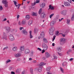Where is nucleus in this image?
<instances>
[{
	"instance_id": "nucleus-14",
	"label": "nucleus",
	"mask_w": 74,
	"mask_h": 74,
	"mask_svg": "<svg viewBox=\"0 0 74 74\" xmlns=\"http://www.w3.org/2000/svg\"><path fill=\"white\" fill-rule=\"evenodd\" d=\"M13 51H16L18 50V47L16 46L12 48Z\"/></svg>"
},
{
	"instance_id": "nucleus-51",
	"label": "nucleus",
	"mask_w": 74,
	"mask_h": 74,
	"mask_svg": "<svg viewBox=\"0 0 74 74\" xmlns=\"http://www.w3.org/2000/svg\"><path fill=\"white\" fill-rule=\"evenodd\" d=\"M47 74H52L51 73V72H50V71H49L48 72H47Z\"/></svg>"
},
{
	"instance_id": "nucleus-41",
	"label": "nucleus",
	"mask_w": 74,
	"mask_h": 74,
	"mask_svg": "<svg viewBox=\"0 0 74 74\" xmlns=\"http://www.w3.org/2000/svg\"><path fill=\"white\" fill-rule=\"evenodd\" d=\"M3 7H2V6H0V11H2L3 10Z\"/></svg>"
},
{
	"instance_id": "nucleus-32",
	"label": "nucleus",
	"mask_w": 74,
	"mask_h": 74,
	"mask_svg": "<svg viewBox=\"0 0 74 74\" xmlns=\"http://www.w3.org/2000/svg\"><path fill=\"white\" fill-rule=\"evenodd\" d=\"M70 19H67V20L66 23H67V24H68V25H69V24H70Z\"/></svg>"
},
{
	"instance_id": "nucleus-59",
	"label": "nucleus",
	"mask_w": 74,
	"mask_h": 74,
	"mask_svg": "<svg viewBox=\"0 0 74 74\" xmlns=\"http://www.w3.org/2000/svg\"><path fill=\"white\" fill-rule=\"evenodd\" d=\"M54 59H58V57L55 56L54 57Z\"/></svg>"
},
{
	"instance_id": "nucleus-12",
	"label": "nucleus",
	"mask_w": 74,
	"mask_h": 74,
	"mask_svg": "<svg viewBox=\"0 0 74 74\" xmlns=\"http://www.w3.org/2000/svg\"><path fill=\"white\" fill-rule=\"evenodd\" d=\"M20 49L21 51H25V47L23 46H21Z\"/></svg>"
},
{
	"instance_id": "nucleus-38",
	"label": "nucleus",
	"mask_w": 74,
	"mask_h": 74,
	"mask_svg": "<svg viewBox=\"0 0 74 74\" xmlns=\"http://www.w3.org/2000/svg\"><path fill=\"white\" fill-rule=\"evenodd\" d=\"M50 69H51V67H49L46 68V70L47 71H49V70H50Z\"/></svg>"
},
{
	"instance_id": "nucleus-20",
	"label": "nucleus",
	"mask_w": 74,
	"mask_h": 74,
	"mask_svg": "<svg viewBox=\"0 0 74 74\" xmlns=\"http://www.w3.org/2000/svg\"><path fill=\"white\" fill-rule=\"evenodd\" d=\"M2 3L3 4H7V3H8L7 0H3L2 1Z\"/></svg>"
},
{
	"instance_id": "nucleus-39",
	"label": "nucleus",
	"mask_w": 74,
	"mask_h": 74,
	"mask_svg": "<svg viewBox=\"0 0 74 74\" xmlns=\"http://www.w3.org/2000/svg\"><path fill=\"white\" fill-rule=\"evenodd\" d=\"M60 70H61L62 73H64V71H63V69L62 68L60 67Z\"/></svg>"
},
{
	"instance_id": "nucleus-63",
	"label": "nucleus",
	"mask_w": 74,
	"mask_h": 74,
	"mask_svg": "<svg viewBox=\"0 0 74 74\" xmlns=\"http://www.w3.org/2000/svg\"><path fill=\"white\" fill-rule=\"evenodd\" d=\"M25 71H24L22 72V74H25Z\"/></svg>"
},
{
	"instance_id": "nucleus-33",
	"label": "nucleus",
	"mask_w": 74,
	"mask_h": 74,
	"mask_svg": "<svg viewBox=\"0 0 74 74\" xmlns=\"http://www.w3.org/2000/svg\"><path fill=\"white\" fill-rule=\"evenodd\" d=\"M71 21H74V14H73L72 16V17H71Z\"/></svg>"
},
{
	"instance_id": "nucleus-1",
	"label": "nucleus",
	"mask_w": 74,
	"mask_h": 74,
	"mask_svg": "<svg viewBox=\"0 0 74 74\" xmlns=\"http://www.w3.org/2000/svg\"><path fill=\"white\" fill-rule=\"evenodd\" d=\"M67 10H64L60 12V14L63 15H66L67 13Z\"/></svg>"
},
{
	"instance_id": "nucleus-18",
	"label": "nucleus",
	"mask_w": 74,
	"mask_h": 74,
	"mask_svg": "<svg viewBox=\"0 0 74 74\" xmlns=\"http://www.w3.org/2000/svg\"><path fill=\"white\" fill-rule=\"evenodd\" d=\"M44 32H42L40 34V36L42 38H43V37H44Z\"/></svg>"
},
{
	"instance_id": "nucleus-60",
	"label": "nucleus",
	"mask_w": 74,
	"mask_h": 74,
	"mask_svg": "<svg viewBox=\"0 0 74 74\" xmlns=\"http://www.w3.org/2000/svg\"><path fill=\"white\" fill-rule=\"evenodd\" d=\"M33 52H31V54H30V56H33Z\"/></svg>"
},
{
	"instance_id": "nucleus-48",
	"label": "nucleus",
	"mask_w": 74,
	"mask_h": 74,
	"mask_svg": "<svg viewBox=\"0 0 74 74\" xmlns=\"http://www.w3.org/2000/svg\"><path fill=\"white\" fill-rule=\"evenodd\" d=\"M59 33V32L58 31H57L56 32V35H58Z\"/></svg>"
},
{
	"instance_id": "nucleus-19",
	"label": "nucleus",
	"mask_w": 74,
	"mask_h": 74,
	"mask_svg": "<svg viewBox=\"0 0 74 74\" xmlns=\"http://www.w3.org/2000/svg\"><path fill=\"white\" fill-rule=\"evenodd\" d=\"M45 56L47 58H49L50 56V55H49V54L48 52H46Z\"/></svg>"
},
{
	"instance_id": "nucleus-43",
	"label": "nucleus",
	"mask_w": 74,
	"mask_h": 74,
	"mask_svg": "<svg viewBox=\"0 0 74 74\" xmlns=\"http://www.w3.org/2000/svg\"><path fill=\"white\" fill-rule=\"evenodd\" d=\"M64 19V18H62L61 19H59L58 20V21L59 22H61L62 20H63Z\"/></svg>"
},
{
	"instance_id": "nucleus-21",
	"label": "nucleus",
	"mask_w": 74,
	"mask_h": 74,
	"mask_svg": "<svg viewBox=\"0 0 74 74\" xmlns=\"http://www.w3.org/2000/svg\"><path fill=\"white\" fill-rule=\"evenodd\" d=\"M49 9H51V10H54V8H53V7L51 5H50L49 6Z\"/></svg>"
},
{
	"instance_id": "nucleus-22",
	"label": "nucleus",
	"mask_w": 74,
	"mask_h": 74,
	"mask_svg": "<svg viewBox=\"0 0 74 74\" xmlns=\"http://www.w3.org/2000/svg\"><path fill=\"white\" fill-rule=\"evenodd\" d=\"M55 23H56V22H55V21H53L51 22L50 23L51 26H53V25H55Z\"/></svg>"
},
{
	"instance_id": "nucleus-6",
	"label": "nucleus",
	"mask_w": 74,
	"mask_h": 74,
	"mask_svg": "<svg viewBox=\"0 0 74 74\" xmlns=\"http://www.w3.org/2000/svg\"><path fill=\"white\" fill-rule=\"evenodd\" d=\"M46 14L44 12H43L40 15V17L41 18H44L45 17Z\"/></svg>"
},
{
	"instance_id": "nucleus-11",
	"label": "nucleus",
	"mask_w": 74,
	"mask_h": 74,
	"mask_svg": "<svg viewBox=\"0 0 74 74\" xmlns=\"http://www.w3.org/2000/svg\"><path fill=\"white\" fill-rule=\"evenodd\" d=\"M33 23V20H29L28 23V24L29 26H30Z\"/></svg>"
},
{
	"instance_id": "nucleus-16",
	"label": "nucleus",
	"mask_w": 74,
	"mask_h": 74,
	"mask_svg": "<svg viewBox=\"0 0 74 74\" xmlns=\"http://www.w3.org/2000/svg\"><path fill=\"white\" fill-rule=\"evenodd\" d=\"M45 3H42L40 5V7H41L42 8H44V7H45Z\"/></svg>"
},
{
	"instance_id": "nucleus-49",
	"label": "nucleus",
	"mask_w": 74,
	"mask_h": 74,
	"mask_svg": "<svg viewBox=\"0 0 74 74\" xmlns=\"http://www.w3.org/2000/svg\"><path fill=\"white\" fill-rule=\"evenodd\" d=\"M7 48H8V47H6L5 48H4L3 49V51H4V50H5V49H7Z\"/></svg>"
},
{
	"instance_id": "nucleus-56",
	"label": "nucleus",
	"mask_w": 74,
	"mask_h": 74,
	"mask_svg": "<svg viewBox=\"0 0 74 74\" xmlns=\"http://www.w3.org/2000/svg\"><path fill=\"white\" fill-rule=\"evenodd\" d=\"M21 5V4H19L17 5V7H18V9H19V7H20V6Z\"/></svg>"
},
{
	"instance_id": "nucleus-28",
	"label": "nucleus",
	"mask_w": 74,
	"mask_h": 74,
	"mask_svg": "<svg viewBox=\"0 0 74 74\" xmlns=\"http://www.w3.org/2000/svg\"><path fill=\"white\" fill-rule=\"evenodd\" d=\"M69 52L70 53H71V52H72V50H71V49H69L68 51L67 52V53L69 54Z\"/></svg>"
},
{
	"instance_id": "nucleus-5",
	"label": "nucleus",
	"mask_w": 74,
	"mask_h": 74,
	"mask_svg": "<svg viewBox=\"0 0 74 74\" xmlns=\"http://www.w3.org/2000/svg\"><path fill=\"white\" fill-rule=\"evenodd\" d=\"M34 70L35 71H38V72H39V73H41L42 71V68L39 67L37 68H35Z\"/></svg>"
},
{
	"instance_id": "nucleus-55",
	"label": "nucleus",
	"mask_w": 74,
	"mask_h": 74,
	"mask_svg": "<svg viewBox=\"0 0 74 74\" xmlns=\"http://www.w3.org/2000/svg\"><path fill=\"white\" fill-rule=\"evenodd\" d=\"M33 63H37V61H36V60H34L33 61Z\"/></svg>"
},
{
	"instance_id": "nucleus-34",
	"label": "nucleus",
	"mask_w": 74,
	"mask_h": 74,
	"mask_svg": "<svg viewBox=\"0 0 74 74\" xmlns=\"http://www.w3.org/2000/svg\"><path fill=\"white\" fill-rule=\"evenodd\" d=\"M43 48H44V49H43L45 51L46 50H47L48 47V46H45V47Z\"/></svg>"
},
{
	"instance_id": "nucleus-25",
	"label": "nucleus",
	"mask_w": 74,
	"mask_h": 74,
	"mask_svg": "<svg viewBox=\"0 0 74 74\" xmlns=\"http://www.w3.org/2000/svg\"><path fill=\"white\" fill-rule=\"evenodd\" d=\"M54 30H55V28L53 27L50 28L49 30V31L53 32H54Z\"/></svg>"
},
{
	"instance_id": "nucleus-52",
	"label": "nucleus",
	"mask_w": 74,
	"mask_h": 74,
	"mask_svg": "<svg viewBox=\"0 0 74 74\" xmlns=\"http://www.w3.org/2000/svg\"><path fill=\"white\" fill-rule=\"evenodd\" d=\"M18 25H21V24H22L21 23V22L20 21H18Z\"/></svg>"
},
{
	"instance_id": "nucleus-36",
	"label": "nucleus",
	"mask_w": 74,
	"mask_h": 74,
	"mask_svg": "<svg viewBox=\"0 0 74 74\" xmlns=\"http://www.w3.org/2000/svg\"><path fill=\"white\" fill-rule=\"evenodd\" d=\"M53 15H54V14H51L50 16H49V18L50 19H51V18H52V16H53Z\"/></svg>"
},
{
	"instance_id": "nucleus-64",
	"label": "nucleus",
	"mask_w": 74,
	"mask_h": 74,
	"mask_svg": "<svg viewBox=\"0 0 74 74\" xmlns=\"http://www.w3.org/2000/svg\"><path fill=\"white\" fill-rule=\"evenodd\" d=\"M11 74H15V72L13 71H12L11 72Z\"/></svg>"
},
{
	"instance_id": "nucleus-47",
	"label": "nucleus",
	"mask_w": 74,
	"mask_h": 74,
	"mask_svg": "<svg viewBox=\"0 0 74 74\" xmlns=\"http://www.w3.org/2000/svg\"><path fill=\"white\" fill-rule=\"evenodd\" d=\"M29 37L30 38H32L33 37V36L32 35V34H30Z\"/></svg>"
},
{
	"instance_id": "nucleus-44",
	"label": "nucleus",
	"mask_w": 74,
	"mask_h": 74,
	"mask_svg": "<svg viewBox=\"0 0 74 74\" xmlns=\"http://www.w3.org/2000/svg\"><path fill=\"white\" fill-rule=\"evenodd\" d=\"M59 34H62V36H63V37H65V35L62 34V33H60Z\"/></svg>"
},
{
	"instance_id": "nucleus-29",
	"label": "nucleus",
	"mask_w": 74,
	"mask_h": 74,
	"mask_svg": "<svg viewBox=\"0 0 74 74\" xmlns=\"http://www.w3.org/2000/svg\"><path fill=\"white\" fill-rule=\"evenodd\" d=\"M30 16L29 15H26L25 17V18H26V19H30Z\"/></svg>"
},
{
	"instance_id": "nucleus-9",
	"label": "nucleus",
	"mask_w": 74,
	"mask_h": 74,
	"mask_svg": "<svg viewBox=\"0 0 74 74\" xmlns=\"http://www.w3.org/2000/svg\"><path fill=\"white\" fill-rule=\"evenodd\" d=\"M22 33H23L25 35H27L28 34L27 32V31L26 29H24L22 31Z\"/></svg>"
},
{
	"instance_id": "nucleus-42",
	"label": "nucleus",
	"mask_w": 74,
	"mask_h": 74,
	"mask_svg": "<svg viewBox=\"0 0 74 74\" xmlns=\"http://www.w3.org/2000/svg\"><path fill=\"white\" fill-rule=\"evenodd\" d=\"M37 49L38 50V51H42V50L40 48H38V47L37 48Z\"/></svg>"
},
{
	"instance_id": "nucleus-37",
	"label": "nucleus",
	"mask_w": 74,
	"mask_h": 74,
	"mask_svg": "<svg viewBox=\"0 0 74 74\" xmlns=\"http://www.w3.org/2000/svg\"><path fill=\"white\" fill-rule=\"evenodd\" d=\"M4 5L5 7H6V8H7V7H8V3L5 4Z\"/></svg>"
},
{
	"instance_id": "nucleus-10",
	"label": "nucleus",
	"mask_w": 74,
	"mask_h": 74,
	"mask_svg": "<svg viewBox=\"0 0 74 74\" xmlns=\"http://www.w3.org/2000/svg\"><path fill=\"white\" fill-rule=\"evenodd\" d=\"M64 5L66 7H69L70 6V3L68 2H65L64 3Z\"/></svg>"
},
{
	"instance_id": "nucleus-53",
	"label": "nucleus",
	"mask_w": 74,
	"mask_h": 74,
	"mask_svg": "<svg viewBox=\"0 0 74 74\" xmlns=\"http://www.w3.org/2000/svg\"><path fill=\"white\" fill-rule=\"evenodd\" d=\"M34 5H36V3L35 2L32 3V5L33 6H34Z\"/></svg>"
},
{
	"instance_id": "nucleus-7",
	"label": "nucleus",
	"mask_w": 74,
	"mask_h": 74,
	"mask_svg": "<svg viewBox=\"0 0 74 74\" xmlns=\"http://www.w3.org/2000/svg\"><path fill=\"white\" fill-rule=\"evenodd\" d=\"M60 41L62 43V44H64V43L65 41H66V39L64 38H61L60 39Z\"/></svg>"
},
{
	"instance_id": "nucleus-57",
	"label": "nucleus",
	"mask_w": 74,
	"mask_h": 74,
	"mask_svg": "<svg viewBox=\"0 0 74 74\" xmlns=\"http://www.w3.org/2000/svg\"><path fill=\"white\" fill-rule=\"evenodd\" d=\"M45 50H44V49L42 50V53H44V52H45Z\"/></svg>"
},
{
	"instance_id": "nucleus-2",
	"label": "nucleus",
	"mask_w": 74,
	"mask_h": 74,
	"mask_svg": "<svg viewBox=\"0 0 74 74\" xmlns=\"http://www.w3.org/2000/svg\"><path fill=\"white\" fill-rule=\"evenodd\" d=\"M9 39L11 41H12L15 40V38L12 35H10L9 37Z\"/></svg>"
},
{
	"instance_id": "nucleus-61",
	"label": "nucleus",
	"mask_w": 74,
	"mask_h": 74,
	"mask_svg": "<svg viewBox=\"0 0 74 74\" xmlns=\"http://www.w3.org/2000/svg\"><path fill=\"white\" fill-rule=\"evenodd\" d=\"M33 60V59L32 58H29V61H31V60Z\"/></svg>"
},
{
	"instance_id": "nucleus-45",
	"label": "nucleus",
	"mask_w": 74,
	"mask_h": 74,
	"mask_svg": "<svg viewBox=\"0 0 74 74\" xmlns=\"http://www.w3.org/2000/svg\"><path fill=\"white\" fill-rule=\"evenodd\" d=\"M30 70L31 73V74H33V69H31Z\"/></svg>"
},
{
	"instance_id": "nucleus-50",
	"label": "nucleus",
	"mask_w": 74,
	"mask_h": 74,
	"mask_svg": "<svg viewBox=\"0 0 74 74\" xmlns=\"http://www.w3.org/2000/svg\"><path fill=\"white\" fill-rule=\"evenodd\" d=\"M40 3V0H36V3Z\"/></svg>"
},
{
	"instance_id": "nucleus-27",
	"label": "nucleus",
	"mask_w": 74,
	"mask_h": 74,
	"mask_svg": "<svg viewBox=\"0 0 74 74\" xmlns=\"http://www.w3.org/2000/svg\"><path fill=\"white\" fill-rule=\"evenodd\" d=\"M32 16H37V13L33 12L32 13Z\"/></svg>"
},
{
	"instance_id": "nucleus-58",
	"label": "nucleus",
	"mask_w": 74,
	"mask_h": 74,
	"mask_svg": "<svg viewBox=\"0 0 74 74\" xmlns=\"http://www.w3.org/2000/svg\"><path fill=\"white\" fill-rule=\"evenodd\" d=\"M55 36H54L53 37V41L54 40H55Z\"/></svg>"
},
{
	"instance_id": "nucleus-30",
	"label": "nucleus",
	"mask_w": 74,
	"mask_h": 74,
	"mask_svg": "<svg viewBox=\"0 0 74 74\" xmlns=\"http://www.w3.org/2000/svg\"><path fill=\"white\" fill-rule=\"evenodd\" d=\"M42 8H41L40 9L38 12L39 14H41V12H42Z\"/></svg>"
},
{
	"instance_id": "nucleus-62",
	"label": "nucleus",
	"mask_w": 74,
	"mask_h": 74,
	"mask_svg": "<svg viewBox=\"0 0 74 74\" xmlns=\"http://www.w3.org/2000/svg\"><path fill=\"white\" fill-rule=\"evenodd\" d=\"M7 21V18H5L3 19V21Z\"/></svg>"
},
{
	"instance_id": "nucleus-31",
	"label": "nucleus",
	"mask_w": 74,
	"mask_h": 74,
	"mask_svg": "<svg viewBox=\"0 0 74 74\" xmlns=\"http://www.w3.org/2000/svg\"><path fill=\"white\" fill-rule=\"evenodd\" d=\"M49 34L50 35H53V32L52 31H49Z\"/></svg>"
},
{
	"instance_id": "nucleus-54",
	"label": "nucleus",
	"mask_w": 74,
	"mask_h": 74,
	"mask_svg": "<svg viewBox=\"0 0 74 74\" xmlns=\"http://www.w3.org/2000/svg\"><path fill=\"white\" fill-rule=\"evenodd\" d=\"M22 29H23V27H21L20 28V30H22Z\"/></svg>"
},
{
	"instance_id": "nucleus-15",
	"label": "nucleus",
	"mask_w": 74,
	"mask_h": 74,
	"mask_svg": "<svg viewBox=\"0 0 74 74\" xmlns=\"http://www.w3.org/2000/svg\"><path fill=\"white\" fill-rule=\"evenodd\" d=\"M46 64H47V63L42 62L40 63V66H45Z\"/></svg>"
},
{
	"instance_id": "nucleus-26",
	"label": "nucleus",
	"mask_w": 74,
	"mask_h": 74,
	"mask_svg": "<svg viewBox=\"0 0 74 74\" xmlns=\"http://www.w3.org/2000/svg\"><path fill=\"white\" fill-rule=\"evenodd\" d=\"M26 23V20H23L21 22L22 25H25Z\"/></svg>"
},
{
	"instance_id": "nucleus-23",
	"label": "nucleus",
	"mask_w": 74,
	"mask_h": 74,
	"mask_svg": "<svg viewBox=\"0 0 74 74\" xmlns=\"http://www.w3.org/2000/svg\"><path fill=\"white\" fill-rule=\"evenodd\" d=\"M34 33H37L38 32V29L37 28H35L34 30Z\"/></svg>"
},
{
	"instance_id": "nucleus-3",
	"label": "nucleus",
	"mask_w": 74,
	"mask_h": 74,
	"mask_svg": "<svg viewBox=\"0 0 74 74\" xmlns=\"http://www.w3.org/2000/svg\"><path fill=\"white\" fill-rule=\"evenodd\" d=\"M30 52V51L29 49H26L24 51L25 54H29Z\"/></svg>"
},
{
	"instance_id": "nucleus-17",
	"label": "nucleus",
	"mask_w": 74,
	"mask_h": 74,
	"mask_svg": "<svg viewBox=\"0 0 74 74\" xmlns=\"http://www.w3.org/2000/svg\"><path fill=\"white\" fill-rule=\"evenodd\" d=\"M57 50L59 52H60L62 51V47H58L57 48Z\"/></svg>"
},
{
	"instance_id": "nucleus-40",
	"label": "nucleus",
	"mask_w": 74,
	"mask_h": 74,
	"mask_svg": "<svg viewBox=\"0 0 74 74\" xmlns=\"http://www.w3.org/2000/svg\"><path fill=\"white\" fill-rule=\"evenodd\" d=\"M11 62V60H8L6 61V63L7 64L8 63H9V62Z\"/></svg>"
},
{
	"instance_id": "nucleus-8",
	"label": "nucleus",
	"mask_w": 74,
	"mask_h": 74,
	"mask_svg": "<svg viewBox=\"0 0 74 74\" xmlns=\"http://www.w3.org/2000/svg\"><path fill=\"white\" fill-rule=\"evenodd\" d=\"M14 56L16 58H18L21 56V54L20 53H15Z\"/></svg>"
},
{
	"instance_id": "nucleus-4",
	"label": "nucleus",
	"mask_w": 74,
	"mask_h": 74,
	"mask_svg": "<svg viewBox=\"0 0 74 74\" xmlns=\"http://www.w3.org/2000/svg\"><path fill=\"white\" fill-rule=\"evenodd\" d=\"M2 38L5 39V40H7L8 39L7 37L6 36V34L4 32L3 34Z\"/></svg>"
},
{
	"instance_id": "nucleus-13",
	"label": "nucleus",
	"mask_w": 74,
	"mask_h": 74,
	"mask_svg": "<svg viewBox=\"0 0 74 74\" xmlns=\"http://www.w3.org/2000/svg\"><path fill=\"white\" fill-rule=\"evenodd\" d=\"M4 29H6L8 32H9L10 31V28L9 27H5Z\"/></svg>"
},
{
	"instance_id": "nucleus-24",
	"label": "nucleus",
	"mask_w": 74,
	"mask_h": 74,
	"mask_svg": "<svg viewBox=\"0 0 74 74\" xmlns=\"http://www.w3.org/2000/svg\"><path fill=\"white\" fill-rule=\"evenodd\" d=\"M43 42H45L46 43H47V42H48V40H47V38H43Z\"/></svg>"
},
{
	"instance_id": "nucleus-35",
	"label": "nucleus",
	"mask_w": 74,
	"mask_h": 74,
	"mask_svg": "<svg viewBox=\"0 0 74 74\" xmlns=\"http://www.w3.org/2000/svg\"><path fill=\"white\" fill-rule=\"evenodd\" d=\"M47 46V45H46L45 43H43L42 44V46L43 48L46 47Z\"/></svg>"
},
{
	"instance_id": "nucleus-46",
	"label": "nucleus",
	"mask_w": 74,
	"mask_h": 74,
	"mask_svg": "<svg viewBox=\"0 0 74 74\" xmlns=\"http://www.w3.org/2000/svg\"><path fill=\"white\" fill-rule=\"evenodd\" d=\"M58 55H60V56H62V55H63V54L62 53H60L58 52Z\"/></svg>"
}]
</instances>
